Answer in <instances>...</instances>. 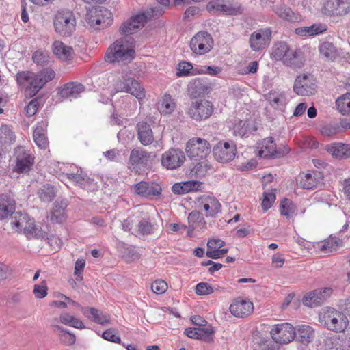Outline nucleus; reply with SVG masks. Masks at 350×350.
I'll list each match as a JSON object with an SVG mask.
<instances>
[{"label": "nucleus", "instance_id": "nucleus-1", "mask_svg": "<svg viewBox=\"0 0 350 350\" xmlns=\"http://www.w3.org/2000/svg\"><path fill=\"white\" fill-rule=\"evenodd\" d=\"M55 72L51 68H45L38 73L31 71H20L16 75V81L18 85L25 89L31 96L37 94L44 85L52 81Z\"/></svg>", "mask_w": 350, "mask_h": 350}, {"label": "nucleus", "instance_id": "nucleus-2", "mask_svg": "<svg viewBox=\"0 0 350 350\" xmlns=\"http://www.w3.org/2000/svg\"><path fill=\"white\" fill-rule=\"evenodd\" d=\"M111 92L113 94H130L135 96L139 103H142L146 97V90L143 85L138 81L124 73H117L113 75Z\"/></svg>", "mask_w": 350, "mask_h": 350}, {"label": "nucleus", "instance_id": "nucleus-3", "mask_svg": "<svg viewBox=\"0 0 350 350\" xmlns=\"http://www.w3.org/2000/svg\"><path fill=\"white\" fill-rule=\"evenodd\" d=\"M135 51L131 44L124 38L115 41L107 49L105 59L109 63L131 62L135 57Z\"/></svg>", "mask_w": 350, "mask_h": 350}, {"label": "nucleus", "instance_id": "nucleus-4", "mask_svg": "<svg viewBox=\"0 0 350 350\" xmlns=\"http://www.w3.org/2000/svg\"><path fill=\"white\" fill-rule=\"evenodd\" d=\"M319 321L329 330L343 332L348 327L349 321L346 315L331 307L325 308L319 314Z\"/></svg>", "mask_w": 350, "mask_h": 350}, {"label": "nucleus", "instance_id": "nucleus-5", "mask_svg": "<svg viewBox=\"0 0 350 350\" xmlns=\"http://www.w3.org/2000/svg\"><path fill=\"white\" fill-rule=\"evenodd\" d=\"M76 18L72 11L64 9L55 15L53 26L55 32L61 36H70L76 29Z\"/></svg>", "mask_w": 350, "mask_h": 350}, {"label": "nucleus", "instance_id": "nucleus-6", "mask_svg": "<svg viewBox=\"0 0 350 350\" xmlns=\"http://www.w3.org/2000/svg\"><path fill=\"white\" fill-rule=\"evenodd\" d=\"M85 21L91 27L95 29H101L111 25L113 18L109 10L97 6L88 10Z\"/></svg>", "mask_w": 350, "mask_h": 350}, {"label": "nucleus", "instance_id": "nucleus-7", "mask_svg": "<svg viewBox=\"0 0 350 350\" xmlns=\"http://www.w3.org/2000/svg\"><path fill=\"white\" fill-rule=\"evenodd\" d=\"M194 204L206 218H216L221 213V204L212 194L204 193L198 196Z\"/></svg>", "mask_w": 350, "mask_h": 350}, {"label": "nucleus", "instance_id": "nucleus-8", "mask_svg": "<svg viewBox=\"0 0 350 350\" xmlns=\"http://www.w3.org/2000/svg\"><path fill=\"white\" fill-rule=\"evenodd\" d=\"M214 40L210 33L205 31L196 33L191 39L189 48L197 56L209 53L213 48Z\"/></svg>", "mask_w": 350, "mask_h": 350}, {"label": "nucleus", "instance_id": "nucleus-9", "mask_svg": "<svg viewBox=\"0 0 350 350\" xmlns=\"http://www.w3.org/2000/svg\"><path fill=\"white\" fill-rule=\"evenodd\" d=\"M185 152L191 159L200 161L210 154L211 145L205 139L193 137L187 142Z\"/></svg>", "mask_w": 350, "mask_h": 350}, {"label": "nucleus", "instance_id": "nucleus-10", "mask_svg": "<svg viewBox=\"0 0 350 350\" xmlns=\"http://www.w3.org/2000/svg\"><path fill=\"white\" fill-rule=\"evenodd\" d=\"M270 336L276 344L287 345L295 338V327L288 323H281L273 325L270 331Z\"/></svg>", "mask_w": 350, "mask_h": 350}, {"label": "nucleus", "instance_id": "nucleus-11", "mask_svg": "<svg viewBox=\"0 0 350 350\" xmlns=\"http://www.w3.org/2000/svg\"><path fill=\"white\" fill-rule=\"evenodd\" d=\"M151 154L146 150L137 147L133 148L130 153L129 159V168L136 174L144 173L150 163Z\"/></svg>", "mask_w": 350, "mask_h": 350}, {"label": "nucleus", "instance_id": "nucleus-12", "mask_svg": "<svg viewBox=\"0 0 350 350\" xmlns=\"http://www.w3.org/2000/svg\"><path fill=\"white\" fill-rule=\"evenodd\" d=\"M213 110V105L210 100L200 98L191 103L188 109L187 114L196 121H202L211 117Z\"/></svg>", "mask_w": 350, "mask_h": 350}, {"label": "nucleus", "instance_id": "nucleus-13", "mask_svg": "<svg viewBox=\"0 0 350 350\" xmlns=\"http://www.w3.org/2000/svg\"><path fill=\"white\" fill-rule=\"evenodd\" d=\"M237 153V146L233 141H219L213 148L215 160L221 163L232 161Z\"/></svg>", "mask_w": 350, "mask_h": 350}, {"label": "nucleus", "instance_id": "nucleus-14", "mask_svg": "<svg viewBox=\"0 0 350 350\" xmlns=\"http://www.w3.org/2000/svg\"><path fill=\"white\" fill-rule=\"evenodd\" d=\"M258 154L262 158L282 157L287 154L290 149L284 147L283 150L277 148L272 137H267L257 144Z\"/></svg>", "mask_w": 350, "mask_h": 350}, {"label": "nucleus", "instance_id": "nucleus-15", "mask_svg": "<svg viewBox=\"0 0 350 350\" xmlns=\"http://www.w3.org/2000/svg\"><path fill=\"white\" fill-rule=\"evenodd\" d=\"M16 163L13 171L16 173H27L30 171L34 164V157L23 146H18L14 150Z\"/></svg>", "mask_w": 350, "mask_h": 350}, {"label": "nucleus", "instance_id": "nucleus-16", "mask_svg": "<svg viewBox=\"0 0 350 350\" xmlns=\"http://www.w3.org/2000/svg\"><path fill=\"white\" fill-rule=\"evenodd\" d=\"M317 85L311 75L303 74L295 79L293 90L300 96H310L316 92Z\"/></svg>", "mask_w": 350, "mask_h": 350}, {"label": "nucleus", "instance_id": "nucleus-17", "mask_svg": "<svg viewBox=\"0 0 350 350\" xmlns=\"http://www.w3.org/2000/svg\"><path fill=\"white\" fill-rule=\"evenodd\" d=\"M271 34L269 28L260 29L253 32L249 39L251 49L254 51L265 49L270 43Z\"/></svg>", "mask_w": 350, "mask_h": 350}, {"label": "nucleus", "instance_id": "nucleus-18", "mask_svg": "<svg viewBox=\"0 0 350 350\" xmlns=\"http://www.w3.org/2000/svg\"><path fill=\"white\" fill-rule=\"evenodd\" d=\"M323 12L329 16L347 15L350 12V0H327L324 3Z\"/></svg>", "mask_w": 350, "mask_h": 350}, {"label": "nucleus", "instance_id": "nucleus-19", "mask_svg": "<svg viewBox=\"0 0 350 350\" xmlns=\"http://www.w3.org/2000/svg\"><path fill=\"white\" fill-rule=\"evenodd\" d=\"M135 194L152 200L159 198L162 191L161 187L154 182L141 181L133 186Z\"/></svg>", "mask_w": 350, "mask_h": 350}, {"label": "nucleus", "instance_id": "nucleus-20", "mask_svg": "<svg viewBox=\"0 0 350 350\" xmlns=\"http://www.w3.org/2000/svg\"><path fill=\"white\" fill-rule=\"evenodd\" d=\"M185 161L184 152L179 149L171 148L162 154L161 163L167 169H176Z\"/></svg>", "mask_w": 350, "mask_h": 350}, {"label": "nucleus", "instance_id": "nucleus-21", "mask_svg": "<svg viewBox=\"0 0 350 350\" xmlns=\"http://www.w3.org/2000/svg\"><path fill=\"white\" fill-rule=\"evenodd\" d=\"M229 308L233 316L238 318H244L252 314L254 304L248 299L239 297L232 301Z\"/></svg>", "mask_w": 350, "mask_h": 350}, {"label": "nucleus", "instance_id": "nucleus-22", "mask_svg": "<svg viewBox=\"0 0 350 350\" xmlns=\"http://www.w3.org/2000/svg\"><path fill=\"white\" fill-rule=\"evenodd\" d=\"M342 245L340 239L331 235L323 241L315 242V253L329 255L336 252Z\"/></svg>", "mask_w": 350, "mask_h": 350}, {"label": "nucleus", "instance_id": "nucleus-23", "mask_svg": "<svg viewBox=\"0 0 350 350\" xmlns=\"http://www.w3.org/2000/svg\"><path fill=\"white\" fill-rule=\"evenodd\" d=\"M323 174L319 170H310L300 174L299 185L304 189H314L323 179Z\"/></svg>", "mask_w": 350, "mask_h": 350}, {"label": "nucleus", "instance_id": "nucleus-24", "mask_svg": "<svg viewBox=\"0 0 350 350\" xmlns=\"http://www.w3.org/2000/svg\"><path fill=\"white\" fill-rule=\"evenodd\" d=\"M147 20L148 16L144 13L137 14L122 24L120 29V32L125 35L133 34L137 29L144 27L147 23Z\"/></svg>", "mask_w": 350, "mask_h": 350}, {"label": "nucleus", "instance_id": "nucleus-25", "mask_svg": "<svg viewBox=\"0 0 350 350\" xmlns=\"http://www.w3.org/2000/svg\"><path fill=\"white\" fill-rule=\"evenodd\" d=\"M325 150L336 159L342 160L350 158V144L334 142L327 145Z\"/></svg>", "mask_w": 350, "mask_h": 350}, {"label": "nucleus", "instance_id": "nucleus-26", "mask_svg": "<svg viewBox=\"0 0 350 350\" xmlns=\"http://www.w3.org/2000/svg\"><path fill=\"white\" fill-rule=\"evenodd\" d=\"M206 8L208 12L217 11L226 14H237L242 12V8L240 5L226 4L223 0H212L207 4Z\"/></svg>", "mask_w": 350, "mask_h": 350}, {"label": "nucleus", "instance_id": "nucleus-27", "mask_svg": "<svg viewBox=\"0 0 350 350\" xmlns=\"http://www.w3.org/2000/svg\"><path fill=\"white\" fill-rule=\"evenodd\" d=\"M48 124L46 122L42 121L38 122L33 131V137L36 144L41 149L46 150L48 148L49 142L48 140L47 134Z\"/></svg>", "mask_w": 350, "mask_h": 350}, {"label": "nucleus", "instance_id": "nucleus-28", "mask_svg": "<svg viewBox=\"0 0 350 350\" xmlns=\"http://www.w3.org/2000/svg\"><path fill=\"white\" fill-rule=\"evenodd\" d=\"M224 241L219 239H211L207 243L206 256L213 259H217L228 252V249L224 248Z\"/></svg>", "mask_w": 350, "mask_h": 350}, {"label": "nucleus", "instance_id": "nucleus-29", "mask_svg": "<svg viewBox=\"0 0 350 350\" xmlns=\"http://www.w3.org/2000/svg\"><path fill=\"white\" fill-rule=\"evenodd\" d=\"M84 90L85 88L82 84L70 82L61 86L57 94L61 98H77Z\"/></svg>", "mask_w": 350, "mask_h": 350}, {"label": "nucleus", "instance_id": "nucleus-30", "mask_svg": "<svg viewBox=\"0 0 350 350\" xmlns=\"http://www.w3.org/2000/svg\"><path fill=\"white\" fill-rule=\"evenodd\" d=\"M15 209V200L7 194H0V220L12 216Z\"/></svg>", "mask_w": 350, "mask_h": 350}, {"label": "nucleus", "instance_id": "nucleus-31", "mask_svg": "<svg viewBox=\"0 0 350 350\" xmlns=\"http://www.w3.org/2000/svg\"><path fill=\"white\" fill-rule=\"evenodd\" d=\"M233 134L241 137H247L250 134L257 130L256 126L249 120H239L236 121L232 127Z\"/></svg>", "mask_w": 350, "mask_h": 350}, {"label": "nucleus", "instance_id": "nucleus-32", "mask_svg": "<svg viewBox=\"0 0 350 350\" xmlns=\"http://www.w3.org/2000/svg\"><path fill=\"white\" fill-rule=\"evenodd\" d=\"M304 61L300 49H291L283 64L293 69H301L304 65Z\"/></svg>", "mask_w": 350, "mask_h": 350}, {"label": "nucleus", "instance_id": "nucleus-33", "mask_svg": "<svg viewBox=\"0 0 350 350\" xmlns=\"http://www.w3.org/2000/svg\"><path fill=\"white\" fill-rule=\"evenodd\" d=\"M52 49L55 55L62 61H69L73 57L74 51L72 48L64 44L61 41H55Z\"/></svg>", "mask_w": 350, "mask_h": 350}, {"label": "nucleus", "instance_id": "nucleus-34", "mask_svg": "<svg viewBox=\"0 0 350 350\" xmlns=\"http://www.w3.org/2000/svg\"><path fill=\"white\" fill-rule=\"evenodd\" d=\"M138 139L144 146H148L154 141L152 131L146 122H140L137 125Z\"/></svg>", "mask_w": 350, "mask_h": 350}, {"label": "nucleus", "instance_id": "nucleus-35", "mask_svg": "<svg viewBox=\"0 0 350 350\" xmlns=\"http://www.w3.org/2000/svg\"><path fill=\"white\" fill-rule=\"evenodd\" d=\"M327 26L325 24L316 23L311 26L301 27L295 29V33L302 37H309L319 35L326 31Z\"/></svg>", "mask_w": 350, "mask_h": 350}, {"label": "nucleus", "instance_id": "nucleus-36", "mask_svg": "<svg viewBox=\"0 0 350 350\" xmlns=\"http://www.w3.org/2000/svg\"><path fill=\"white\" fill-rule=\"evenodd\" d=\"M291 50L286 42H278L273 47L271 58L275 61H281L283 63Z\"/></svg>", "mask_w": 350, "mask_h": 350}, {"label": "nucleus", "instance_id": "nucleus-37", "mask_svg": "<svg viewBox=\"0 0 350 350\" xmlns=\"http://www.w3.org/2000/svg\"><path fill=\"white\" fill-rule=\"evenodd\" d=\"M275 14L281 18L288 22H298L301 21V16L294 12L290 8L281 5L275 9Z\"/></svg>", "mask_w": 350, "mask_h": 350}, {"label": "nucleus", "instance_id": "nucleus-38", "mask_svg": "<svg viewBox=\"0 0 350 350\" xmlns=\"http://www.w3.org/2000/svg\"><path fill=\"white\" fill-rule=\"evenodd\" d=\"M175 107L174 100L168 94H165L158 104V109L163 114H171L174 111Z\"/></svg>", "mask_w": 350, "mask_h": 350}, {"label": "nucleus", "instance_id": "nucleus-39", "mask_svg": "<svg viewBox=\"0 0 350 350\" xmlns=\"http://www.w3.org/2000/svg\"><path fill=\"white\" fill-rule=\"evenodd\" d=\"M31 219L27 214L16 213L11 223L12 228L16 232H23Z\"/></svg>", "mask_w": 350, "mask_h": 350}, {"label": "nucleus", "instance_id": "nucleus-40", "mask_svg": "<svg viewBox=\"0 0 350 350\" xmlns=\"http://www.w3.org/2000/svg\"><path fill=\"white\" fill-rule=\"evenodd\" d=\"M320 54L326 59L333 61L338 56L335 46L329 42H324L319 46Z\"/></svg>", "mask_w": 350, "mask_h": 350}, {"label": "nucleus", "instance_id": "nucleus-41", "mask_svg": "<svg viewBox=\"0 0 350 350\" xmlns=\"http://www.w3.org/2000/svg\"><path fill=\"white\" fill-rule=\"evenodd\" d=\"M203 215L198 209L192 211L188 216L189 225L198 229H203L206 226V221Z\"/></svg>", "mask_w": 350, "mask_h": 350}, {"label": "nucleus", "instance_id": "nucleus-42", "mask_svg": "<svg viewBox=\"0 0 350 350\" xmlns=\"http://www.w3.org/2000/svg\"><path fill=\"white\" fill-rule=\"evenodd\" d=\"M66 204L55 203L53 211H51L50 219L52 222L63 223L65 221L66 216L65 213Z\"/></svg>", "mask_w": 350, "mask_h": 350}, {"label": "nucleus", "instance_id": "nucleus-43", "mask_svg": "<svg viewBox=\"0 0 350 350\" xmlns=\"http://www.w3.org/2000/svg\"><path fill=\"white\" fill-rule=\"evenodd\" d=\"M59 321L66 325H68L77 329H82L85 328L83 323L79 319L64 312L60 314Z\"/></svg>", "mask_w": 350, "mask_h": 350}, {"label": "nucleus", "instance_id": "nucleus-44", "mask_svg": "<svg viewBox=\"0 0 350 350\" xmlns=\"http://www.w3.org/2000/svg\"><path fill=\"white\" fill-rule=\"evenodd\" d=\"M336 106L338 111L343 114H349L350 113V93H347L339 98H338L336 100Z\"/></svg>", "mask_w": 350, "mask_h": 350}, {"label": "nucleus", "instance_id": "nucleus-45", "mask_svg": "<svg viewBox=\"0 0 350 350\" xmlns=\"http://www.w3.org/2000/svg\"><path fill=\"white\" fill-rule=\"evenodd\" d=\"M85 310L90 312L94 322L103 325L110 323V317L109 314L103 313L94 308H87Z\"/></svg>", "mask_w": 350, "mask_h": 350}, {"label": "nucleus", "instance_id": "nucleus-46", "mask_svg": "<svg viewBox=\"0 0 350 350\" xmlns=\"http://www.w3.org/2000/svg\"><path fill=\"white\" fill-rule=\"evenodd\" d=\"M23 233L29 239H31L33 238H40L44 236V233L42 229L35 224L33 219L30 221L27 228L23 230Z\"/></svg>", "mask_w": 350, "mask_h": 350}, {"label": "nucleus", "instance_id": "nucleus-47", "mask_svg": "<svg viewBox=\"0 0 350 350\" xmlns=\"http://www.w3.org/2000/svg\"><path fill=\"white\" fill-rule=\"evenodd\" d=\"M38 195L42 201L49 202L52 201L55 196V189L49 184L44 185L39 189Z\"/></svg>", "mask_w": 350, "mask_h": 350}, {"label": "nucleus", "instance_id": "nucleus-48", "mask_svg": "<svg viewBox=\"0 0 350 350\" xmlns=\"http://www.w3.org/2000/svg\"><path fill=\"white\" fill-rule=\"evenodd\" d=\"M280 211L283 216L291 217L295 213V206L291 200L284 198L280 202Z\"/></svg>", "mask_w": 350, "mask_h": 350}, {"label": "nucleus", "instance_id": "nucleus-49", "mask_svg": "<svg viewBox=\"0 0 350 350\" xmlns=\"http://www.w3.org/2000/svg\"><path fill=\"white\" fill-rule=\"evenodd\" d=\"M298 332L302 342L309 343L314 337V331L309 325H301Z\"/></svg>", "mask_w": 350, "mask_h": 350}, {"label": "nucleus", "instance_id": "nucleus-50", "mask_svg": "<svg viewBox=\"0 0 350 350\" xmlns=\"http://www.w3.org/2000/svg\"><path fill=\"white\" fill-rule=\"evenodd\" d=\"M267 100L273 107H278L284 103L285 96L283 93L271 92L267 95Z\"/></svg>", "mask_w": 350, "mask_h": 350}, {"label": "nucleus", "instance_id": "nucleus-51", "mask_svg": "<svg viewBox=\"0 0 350 350\" xmlns=\"http://www.w3.org/2000/svg\"><path fill=\"white\" fill-rule=\"evenodd\" d=\"M303 304L309 307H315L321 305L322 303L319 300L315 291L308 293L303 298Z\"/></svg>", "mask_w": 350, "mask_h": 350}, {"label": "nucleus", "instance_id": "nucleus-52", "mask_svg": "<svg viewBox=\"0 0 350 350\" xmlns=\"http://www.w3.org/2000/svg\"><path fill=\"white\" fill-rule=\"evenodd\" d=\"M256 342L258 348L254 350H280L279 347L267 337H259Z\"/></svg>", "mask_w": 350, "mask_h": 350}, {"label": "nucleus", "instance_id": "nucleus-53", "mask_svg": "<svg viewBox=\"0 0 350 350\" xmlns=\"http://www.w3.org/2000/svg\"><path fill=\"white\" fill-rule=\"evenodd\" d=\"M185 193L202 191L204 186L203 183L198 180H189L183 182Z\"/></svg>", "mask_w": 350, "mask_h": 350}, {"label": "nucleus", "instance_id": "nucleus-54", "mask_svg": "<svg viewBox=\"0 0 350 350\" xmlns=\"http://www.w3.org/2000/svg\"><path fill=\"white\" fill-rule=\"evenodd\" d=\"M33 293L37 299H42L48 294V287L46 280H43L39 284L34 285Z\"/></svg>", "mask_w": 350, "mask_h": 350}, {"label": "nucleus", "instance_id": "nucleus-55", "mask_svg": "<svg viewBox=\"0 0 350 350\" xmlns=\"http://www.w3.org/2000/svg\"><path fill=\"white\" fill-rule=\"evenodd\" d=\"M198 295H208L214 292L213 286L207 282H200L195 287Z\"/></svg>", "mask_w": 350, "mask_h": 350}, {"label": "nucleus", "instance_id": "nucleus-56", "mask_svg": "<svg viewBox=\"0 0 350 350\" xmlns=\"http://www.w3.org/2000/svg\"><path fill=\"white\" fill-rule=\"evenodd\" d=\"M275 195L273 192H265L261 202V207L264 211H268L275 200Z\"/></svg>", "mask_w": 350, "mask_h": 350}, {"label": "nucleus", "instance_id": "nucleus-57", "mask_svg": "<svg viewBox=\"0 0 350 350\" xmlns=\"http://www.w3.org/2000/svg\"><path fill=\"white\" fill-rule=\"evenodd\" d=\"M215 331L212 327H199L198 340L205 342H211L213 340V335Z\"/></svg>", "mask_w": 350, "mask_h": 350}, {"label": "nucleus", "instance_id": "nucleus-58", "mask_svg": "<svg viewBox=\"0 0 350 350\" xmlns=\"http://www.w3.org/2000/svg\"><path fill=\"white\" fill-rule=\"evenodd\" d=\"M167 288V284L163 280H156L151 285L152 291L157 295L163 294Z\"/></svg>", "mask_w": 350, "mask_h": 350}, {"label": "nucleus", "instance_id": "nucleus-59", "mask_svg": "<svg viewBox=\"0 0 350 350\" xmlns=\"http://www.w3.org/2000/svg\"><path fill=\"white\" fill-rule=\"evenodd\" d=\"M154 226L148 219H144L139 221L138 224V232L144 234H150L153 232Z\"/></svg>", "mask_w": 350, "mask_h": 350}, {"label": "nucleus", "instance_id": "nucleus-60", "mask_svg": "<svg viewBox=\"0 0 350 350\" xmlns=\"http://www.w3.org/2000/svg\"><path fill=\"white\" fill-rule=\"evenodd\" d=\"M85 266V260L84 258H78L75 262L74 274L77 281L83 280V272Z\"/></svg>", "mask_w": 350, "mask_h": 350}, {"label": "nucleus", "instance_id": "nucleus-61", "mask_svg": "<svg viewBox=\"0 0 350 350\" xmlns=\"http://www.w3.org/2000/svg\"><path fill=\"white\" fill-rule=\"evenodd\" d=\"M102 337L108 341L120 344L121 343V339L119 336L116 335V330L113 328L108 329L105 330L103 334Z\"/></svg>", "mask_w": 350, "mask_h": 350}, {"label": "nucleus", "instance_id": "nucleus-62", "mask_svg": "<svg viewBox=\"0 0 350 350\" xmlns=\"http://www.w3.org/2000/svg\"><path fill=\"white\" fill-rule=\"evenodd\" d=\"M14 138L13 132L8 126L4 125L0 128V139L4 142H11Z\"/></svg>", "mask_w": 350, "mask_h": 350}, {"label": "nucleus", "instance_id": "nucleus-63", "mask_svg": "<svg viewBox=\"0 0 350 350\" xmlns=\"http://www.w3.org/2000/svg\"><path fill=\"white\" fill-rule=\"evenodd\" d=\"M193 69V65L190 62H181L178 64V77L188 76Z\"/></svg>", "mask_w": 350, "mask_h": 350}, {"label": "nucleus", "instance_id": "nucleus-64", "mask_svg": "<svg viewBox=\"0 0 350 350\" xmlns=\"http://www.w3.org/2000/svg\"><path fill=\"white\" fill-rule=\"evenodd\" d=\"M296 243L302 250H306L307 252L310 253L315 252V242H310L306 241L304 238L298 237L296 239Z\"/></svg>", "mask_w": 350, "mask_h": 350}]
</instances>
